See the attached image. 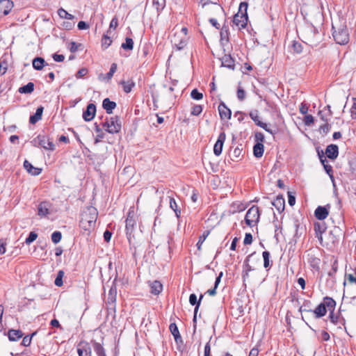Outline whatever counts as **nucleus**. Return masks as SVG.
I'll return each mask as SVG.
<instances>
[{
    "mask_svg": "<svg viewBox=\"0 0 356 356\" xmlns=\"http://www.w3.org/2000/svg\"><path fill=\"white\" fill-rule=\"evenodd\" d=\"M322 303L325 305V308H327L330 312L332 311V312H334L336 306V302L333 298L326 296L323 298V302Z\"/></svg>",
    "mask_w": 356,
    "mask_h": 356,
    "instance_id": "31",
    "label": "nucleus"
},
{
    "mask_svg": "<svg viewBox=\"0 0 356 356\" xmlns=\"http://www.w3.org/2000/svg\"><path fill=\"white\" fill-rule=\"evenodd\" d=\"M102 42V47L104 49H107L111 44L112 40H111V38L107 34H104L103 35Z\"/></svg>",
    "mask_w": 356,
    "mask_h": 356,
    "instance_id": "45",
    "label": "nucleus"
},
{
    "mask_svg": "<svg viewBox=\"0 0 356 356\" xmlns=\"http://www.w3.org/2000/svg\"><path fill=\"white\" fill-rule=\"evenodd\" d=\"M153 5L157 11L162 10L165 6V0H153Z\"/></svg>",
    "mask_w": 356,
    "mask_h": 356,
    "instance_id": "42",
    "label": "nucleus"
},
{
    "mask_svg": "<svg viewBox=\"0 0 356 356\" xmlns=\"http://www.w3.org/2000/svg\"><path fill=\"white\" fill-rule=\"evenodd\" d=\"M34 90V83L29 82L26 85L20 87L18 90L19 92L22 94H30Z\"/></svg>",
    "mask_w": 356,
    "mask_h": 356,
    "instance_id": "35",
    "label": "nucleus"
},
{
    "mask_svg": "<svg viewBox=\"0 0 356 356\" xmlns=\"http://www.w3.org/2000/svg\"><path fill=\"white\" fill-rule=\"evenodd\" d=\"M243 149L240 147H236L232 153L229 154V157L232 161H238L241 156Z\"/></svg>",
    "mask_w": 356,
    "mask_h": 356,
    "instance_id": "36",
    "label": "nucleus"
},
{
    "mask_svg": "<svg viewBox=\"0 0 356 356\" xmlns=\"http://www.w3.org/2000/svg\"><path fill=\"white\" fill-rule=\"evenodd\" d=\"M248 3L241 2L239 5L238 12L234 15L233 23L239 29H244L248 23V17L247 13Z\"/></svg>",
    "mask_w": 356,
    "mask_h": 356,
    "instance_id": "3",
    "label": "nucleus"
},
{
    "mask_svg": "<svg viewBox=\"0 0 356 356\" xmlns=\"http://www.w3.org/2000/svg\"><path fill=\"white\" fill-rule=\"evenodd\" d=\"M202 106L201 105H194L193 107H192V110H191V115H195V116H197L199 115L202 111Z\"/></svg>",
    "mask_w": 356,
    "mask_h": 356,
    "instance_id": "50",
    "label": "nucleus"
},
{
    "mask_svg": "<svg viewBox=\"0 0 356 356\" xmlns=\"http://www.w3.org/2000/svg\"><path fill=\"white\" fill-rule=\"evenodd\" d=\"M353 104L350 108V116L352 119H356V98H353Z\"/></svg>",
    "mask_w": 356,
    "mask_h": 356,
    "instance_id": "54",
    "label": "nucleus"
},
{
    "mask_svg": "<svg viewBox=\"0 0 356 356\" xmlns=\"http://www.w3.org/2000/svg\"><path fill=\"white\" fill-rule=\"evenodd\" d=\"M222 66L229 69H234V60L229 54H225L221 58Z\"/></svg>",
    "mask_w": 356,
    "mask_h": 356,
    "instance_id": "19",
    "label": "nucleus"
},
{
    "mask_svg": "<svg viewBox=\"0 0 356 356\" xmlns=\"http://www.w3.org/2000/svg\"><path fill=\"white\" fill-rule=\"evenodd\" d=\"M252 242V235L250 233H246L245 235V238L243 241V243L245 245H250Z\"/></svg>",
    "mask_w": 356,
    "mask_h": 356,
    "instance_id": "61",
    "label": "nucleus"
},
{
    "mask_svg": "<svg viewBox=\"0 0 356 356\" xmlns=\"http://www.w3.org/2000/svg\"><path fill=\"white\" fill-rule=\"evenodd\" d=\"M174 45L177 50H181L186 45V40L181 39L179 43H176V41H175Z\"/></svg>",
    "mask_w": 356,
    "mask_h": 356,
    "instance_id": "58",
    "label": "nucleus"
},
{
    "mask_svg": "<svg viewBox=\"0 0 356 356\" xmlns=\"http://www.w3.org/2000/svg\"><path fill=\"white\" fill-rule=\"evenodd\" d=\"M121 47L124 50H132L134 48V41L131 38H126L125 42L121 45Z\"/></svg>",
    "mask_w": 356,
    "mask_h": 356,
    "instance_id": "38",
    "label": "nucleus"
},
{
    "mask_svg": "<svg viewBox=\"0 0 356 356\" xmlns=\"http://www.w3.org/2000/svg\"><path fill=\"white\" fill-rule=\"evenodd\" d=\"M262 256L264 258V268H267L270 267V253L268 251H264L262 253Z\"/></svg>",
    "mask_w": 356,
    "mask_h": 356,
    "instance_id": "47",
    "label": "nucleus"
},
{
    "mask_svg": "<svg viewBox=\"0 0 356 356\" xmlns=\"http://www.w3.org/2000/svg\"><path fill=\"white\" fill-rule=\"evenodd\" d=\"M209 234V232L207 231L204 232L203 234L199 237L198 242L197 243L196 245L198 250H201V245H202V243H204V241H205Z\"/></svg>",
    "mask_w": 356,
    "mask_h": 356,
    "instance_id": "48",
    "label": "nucleus"
},
{
    "mask_svg": "<svg viewBox=\"0 0 356 356\" xmlns=\"http://www.w3.org/2000/svg\"><path fill=\"white\" fill-rule=\"evenodd\" d=\"M221 184L220 179H211L209 185L213 188L217 189Z\"/></svg>",
    "mask_w": 356,
    "mask_h": 356,
    "instance_id": "60",
    "label": "nucleus"
},
{
    "mask_svg": "<svg viewBox=\"0 0 356 356\" xmlns=\"http://www.w3.org/2000/svg\"><path fill=\"white\" fill-rule=\"evenodd\" d=\"M312 312H314L316 318H319L326 314L327 309L325 308V305H324V304L321 303L314 310H312Z\"/></svg>",
    "mask_w": 356,
    "mask_h": 356,
    "instance_id": "30",
    "label": "nucleus"
},
{
    "mask_svg": "<svg viewBox=\"0 0 356 356\" xmlns=\"http://www.w3.org/2000/svg\"><path fill=\"white\" fill-rule=\"evenodd\" d=\"M52 58L56 62H63L65 59V56L63 54H54Z\"/></svg>",
    "mask_w": 356,
    "mask_h": 356,
    "instance_id": "63",
    "label": "nucleus"
},
{
    "mask_svg": "<svg viewBox=\"0 0 356 356\" xmlns=\"http://www.w3.org/2000/svg\"><path fill=\"white\" fill-rule=\"evenodd\" d=\"M43 111L44 107L42 106H39L37 108L35 114L30 116L29 122L32 124H35L36 122L42 119Z\"/></svg>",
    "mask_w": 356,
    "mask_h": 356,
    "instance_id": "28",
    "label": "nucleus"
},
{
    "mask_svg": "<svg viewBox=\"0 0 356 356\" xmlns=\"http://www.w3.org/2000/svg\"><path fill=\"white\" fill-rule=\"evenodd\" d=\"M81 44H78L75 42H70L68 44V49L72 53H74L78 51Z\"/></svg>",
    "mask_w": 356,
    "mask_h": 356,
    "instance_id": "52",
    "label": "nucleus"
},
{
    "mask_svg": "<svg viewBox=\"0 0 356 356\" xmlns=\"http://www.w3.org/2000/svg\"><path fill=\"white\" fill-rule=\"evenodd\" d=\"M79 356H92L91 348L87 342L81 341L78 345Z\"/></svg>",
    "mask_w": 356,
    "mask_h": 356,
    "instance_id": "13",
    "label": "nucleus"
},
{
    "mask_svg": "<svg viewBox=\"0 0 356 356\" xmlns=\"http://www.w3.org/2000/svg\"><path fill=\"white\" fill-rule=\"evenodd\" d=\"M77 27L79 30H84L89 28V25L83 21H80L78 23Z\"/></svg>",
    "mask_w": 356,
    "mask_h": 356,
    "instance_id": "64",
    "label": "nucleus"
},
{
    "mask_svg": "<svg viewBox=\"0 0 356 356\" xmlns=\"http://www.w3.org/2000/svg\"><path fill=\"white\" fill-rule=\"evenodd\" d=\"M291 49L294 53L300 54L302 51V46L299 42L293 41L291 45Z\"/></svg>",
    "mask_w": 356,
    "mask_h": 356,
    "instance_id": "44",
    "label": "nucleus"
},
{
    "mask_svg": "<svg viewBox=\"0 0 356 356\" xmlns=\"http://www.w3.org/2000/svg\"><path fill=\"white\" fill-rule=\"evenodd\" d=\"M169 328H170V330L172 334L173 335V337H175V339L176 341H177L178 338H181V336H180L178 327H177V325L175 323H171L170 325Z\"/></svg>",
    "mask_w": 356,
    "mask_h": 356,
    "instance_id": "40",
    "label": "nucleus"
},
{
    "mask_svg": "<svg viewBox=\"0 0 356 356\" xmlns=\"http://www.w3.org/2000/svg\"><path fill=\"white\" fill-rule=\"evenodd\" d=\"M271 204L276 208L279 213L284 211L285 208V200L282 195H278L275 200L271 202Z\"/></svg>",
    "mask_w": 356,
    "mask_h": 356,
    "instance_id": "18",
    "label": "nucleus"
},
{
    "mask_svg": "<svg viewBox=\"0 0 356 356\" xmlns=\"http://www.w3.org/2000/svg\"><path fill=\"white\" fill-rule=\"evenodd\" d=\"M329 318L331 323H332L334 325H337L338 323L343 326H345L346 325V319L344 318V317L341 316L340 314L339 315H334V312L331 311L330 312Z\"/></svg>",
    "mask_w": 356,
    "mask_h": 356,
    "instance_id": "26",
    "label": "nucleus"
},
{
    "mask_svg": "<svg viewBox=\"0 0 356 356\" xmlns=\"http://www.w3.org/2000/svg\"><path fill=\"white\" fill-rule=\"evenodd\" d=\"M120 84L123 87V90L126 93H129L132 90V88L135 86V83L132 79L127 81H121Z\"/></svg>",
    "mask_w": 356,
    "mask_h": 356,
    "instance_id": "33",
    "label": "nucleus"
},
{
    "mask_svg": "<svg viewBox=\"0 0 356 356\" xmlns=\"http://www.w3.org/2000/svg\"><path fill=\"white\" fill-rule=\"evenodd\" d=\"M325 154L328 159L334 161L338 157L339 147L334 144L329 145L325 149Z\"/></svg>",
    "mask_w": 356,
    "mask_h": 356,
    "instance_id": "14",
    "label": "nucleus"
},
{
    "mask_svg": "<svg viewBox=\"0 0 356 356\" xmlns=\"http://www.w3.org/2000/svg\"><path fill=\"white\" fill-rule=\"evenodd\" d=\"M229 27L228 26L224 24L220 33V43L222 45H225L229 42Z\"/></svg>",
    "mask_w": 356,
    "mask_h": 356,
    "instance_id": "24",
    "label": "nucleus"
},
{
    "mask_svg": "<svg viewBox=\"0 0 356 356\" xmlns=\"http://www.w3.org/2000/svg\"><path fill=\"white\" fill-rule=\"evenodd\" d=\"M31 143L34 146L41 147L45 149L51 151H54L55 149L54 144L46 135L39 134L31 141Z\"/></svg>",
    "mask_w": 356,
    "mask_h": 356,
    "instance_id": "7",
    "label": "nucleus"
},
{
    "mask_svg": "<svg viewBox=\"0 0 356 356\" xmlns=\"http://www.w3.org/2000/svg\"><path fill=\"white\" fill-rule=\"evenodd\" d=\"M305 43L312 47H317L322 40V35L318 32L316 29L312 26L306 31L305 35Z\"/></svg>",
    "mask_w": 356,
    "mask_h": 356,
    "instance_id": "5",
    "label": "nucleus"
},
{
    "mask_svg": "<svg viewBox=\"0 0 356 356\" xmlns=\"http://www.w3.org/2000/svg\"><path fill=\"white\" fill-rule=\"evenodd\" d=\"M38 237V234L34 232H31L29 234V236L26 238L25 243L27 245L31 244L32 242H33L35 240H36Z\"/></svg>",
    "mask_w": 356,
    "mask_h": 356,
    "instance_id": "51",
    "label": "nucleus"
},
{
    "mask_svg": "<svg viewBox=\"0 0 356 356\" xmlns=\"http://www.w3.org/2000/svg\"><path fill=\"white\" fill-rule=\"evenodd\" d=\"M96 113V106L94 104H89L87 106L86 111L83 113V118L85 121L89 122L92 120Z\"/></svg>",
    "mask_w": 356,
    "mask_h": 356,
    "instance_id": "16",
    "label": "nucleus"
},
{
    "mask_svg": "<svg viewBox=\"0 0 356 356\" xmlns=\"http://www.w3.org/2000/svg\"><path fill=\"white\" fill-rule=\"evenodd\" d=\"M237 97L240 101H243L245 98V92L241 87L238 88Z\"/></svg>",
    "mask_w": 356,
    "mask_h": 356,
    "instance_id": "56",
    "label": "nucleus"
},
{
    "mask_svg": "<svg viewBox=\"0 0 356 356\" xmlns=\"http://www.w3.org/2000/svg\"><path fill=\"white\" fill-rule=\"evenodd\" d=\"M330 208V204H327L325 207L318 206L314 211L315 217L320 220L325 219L329 214Z\"/></svg>",
    "mask_w": 356,
    "mask_h": 356,
    "instance_id": "11",
    "label": "nucleus"
},
{
    "mask_svg": "<svg viewBox=\"0 0 356 356\" xmlns=\"http://www.w3.org/2000/svg\"><path fill=\"white\" fill-rule=\"evenodd\" d=\"M264 145L261 143H257L253 147V153L255 157L260 158L264 154Z\"/></svg>",
    "mask_w": 356,
    "mask_h": 356,
    "instance_id": "32",
    "label": "nucleus"
},
{
    "mask_svg": "<svg viewBox=\"0 0 356 356\" xmlns=\"http://www.w3.org/2000/svg\"><path fill=\"white\" fill-rule=\"evenodd\" d=\"M116 103L115 102L111 101L109 98H106L103 100L102 107L106 110L108 114L113 113V111L116 107Z\"/></svg>",
    "mask_w": 356,
    "mask_h": 356,
    "instance_id": "25",
    "label": "nucleus"
},
{
    "mask_svg": "<svg viewBox=\"0 0 356 356\" xmlns=\"http://www.w3.org/2000/svg\"><path fill=\"white\" fill-rule=\"evenodd\" d=\"M249 115L257 126L261 127L266 131L273 134V130L268 127V124L266 123L262 122L259 120V111L257 110L251 111L249 113Z\"/></svg>",
    "mask_w": 356,
    "mask_h": 356,
    "instance_id": "10",
    "label": "nucleus"
},
{
    "mask_svg": "<svg viewBox=\"0 0 356 356\" xmlns=\"http://www.w3.org/2000/svg\"><path fill=\"white\" fill-rule=\"evenodd\" d=\"M288 202L290 206H293L296 203V197L290 191H288Z\"/></svg>",
    "mask_w": 356,
    "mask_h": 356,
    "instance_id": "62",
    "label": "nucleus"
},
{
    "mask_svg": "<svg viewBox=\"0 0 356 356\" xmlns=\"http://www.w3.org/2000/svg\"><path fill=\"white\" fill-rule=\"evenodd\" d=\"M51 241L54 243L56 244L59 243L62 238V234L59 231H55L51 234Z\"/></svg>",
    "mask_w": 356,
    "mask_h": 356,
    "instance_id": "41",
    "label": "nucleus"
},
{
    "mask_svg": "<svg viewBox=\"0 0 356 356\" xmlns=\"http://www.w3.org/2000/svg\"><path fill=\"white\" fill-rule=\"evenodd\" d=\"M226 138L225 133L221 132L218 138V140L213 147V152L216 156H219L222 150V147Z\"/></svg>",
    "mask_w": 356,
    "mask_h": 356,
    "instance_id": "12",
    "label": "nucleus"
},
{
    "mask_svg": "<svg viewBox=\"0 0 356 356\" xmlns=\"http://www.w3.org/2000/svg\"><path fill=\"white\" fill-rule=\"evenodd\" d=\"M137 220L138 217L135 213L134 208L131 207L129 209L128 211L127 217L125 220L126 235L130 244H131L133 239H134V235L133 234V233L134 231L135 230Z\"/></svg>",
    "mask_w": 356,
    "mask_h": 356,
    "instance_id": "2",
    "label": "nucleus"
},
{
    "mask_svg": "<svg viewBox=\"0 0 356 356\" xmlns=\"http://www.w3.org/2000/svg\"><path fill=\"white\" fill-rule=\"evenodd\" d=\"M36 334V332H33L31 334V335H26L25 336L23 339H22V345L23 346H30L31 343V339H32V337Z\"/></svg>",
    "mask_w": 356,
    "mask_h": 356,
    "instance_id": "46",
    "label": "nucleus"
},
{
    "mask_svg": "<svg viewBox=\"0 0 356 356\" xmlns=\"http://www.w3.org/2000/svg\"><path fill=\"white\" fill-rule=\"evenodd\" d=\"M13 2L10 0H0V14L7 15L13 8Z\"/></svg>",
    "mask_w": 356,
    "mask_h": 356,
    "instance_id": "15",
    "label": "nucleus"
},
{
    "mask_svg": "<svg viewBox=\"0 0 356 356\" xmlns=\"http://www.w3.org/2000/svg\"><path fill=\"white\" fill-rule=\"evenodd\" d=\"M203 298V295L201 294L200 296L199 300L197 299V296L195 293H192L189 296V302L191 305H195V309H194V315L193 318V327L194 329L196 328V323H197V314L199 309V307L201 304V301Z\"/></svg>",
    "mask_w": 356,
    "mask_h": 356,
    "instance_id": "9",
    "label": "nucleus"
},
{
    "mask_svg": "<svg viewBox=\"0 0 356 356\" xmlns=\"http://www.w3.org/2000/svg\"><path fill=\"white\" fill-rule=\"evenodd\" d=\"M24 167L27 170V172L33 176L40 175L42 171L41 168L33 167L32 164L26 160L24 162Z\"/></svg>",
    "mask_w": 356,
    "mask_h": 356,
    "instance_id": "27",
    "label": "nucleus"
},
{
    "mask_svg": "<svg viewBox=\"0 0 356 356\" xmlns=\"http://www.w3.org/2000/svg\"><path fill=\"white\" fill-rule=\"evenodd\" d=\"M332 36L337 44H346L349 41V33L346 25H340L336 27L332 24Z\"/></svg>",
    "mask_w": 356,
    "mask_h": 356,
    "instance_id": "4",
    "label": "nucleus"
},
{
    "mask_svg": "<svg viewBox=\"0 0 356 356\" xmlns=\"http://www.w3.org/2000/svg\"><path fill=\"white\" fill-rule=\"evenodd\" d=\"M98 211L94 207H86L81 214L79 227L85 231L90 232L95 227Z\"/></svg>",
    "mask_w": 356,
    "mask_h": 356,
    "instance_id": "1",
    "label": "nucleus"
},
{
    "mask_svg": "<svg viewBox=\"0 0 356 356\" xmlns=\"http://www.w3.org/2000/svg\"><path fill=\"white\" fill-rule=\"evenodd\" d=\"M254 139L257 141V143H263L264 141V135L261 132H256L254 134Z\"/></svg>",
    "mask_w": 356,
    "mask_h": 356,
    "instance_id": "57",
    "label": "nucleus"
},
{
    "mask_svg": "<svg viewBox=\"0 0 356 356\" xmlns=\"http://www.w3.org/2000/svg\"><path fill=\"white\" fill-rule=\"evenodd\" d=\"M88 73V70L86 68H81L78 70V72L76 74V77L77 79H80L83 77L86 74Z\"/></svg>",
    "mask_w": 356,
    "mask_h": 356,
    "instance_id": "59",
    "label": "nucleus"
},
{
    "mask_svg": "<svg viewBox=\"0 0 356 356\" xmlns=\"http://www.w3.org/2000/svg\"><path fill=\"white\" fill-rule=\"evenodd\" d=\"M121 122L118 116H114L106 119L103 123V127L110 134L118 133L121 130Z\"/></svg>",
    "mask_w": 356,
    "mask_h": 356,
    "instance_id": "6",
    "label": "nucleus"
},
{
    "mask_svg": "<svg viewBox=\"0 0 356 356\" xmlns=\"http://www.w3.org/2000/svg\"><path fill=\"white\" fill-rule=\"evenodd\" d=\"M314 118L312 115H306L304 118L303 122L305 125L310 126L314 123Z\"/></svg>",
    "mask_w": 356,
    "mask_h": 356,
    "instance_id": "53",
    "label": "nucleus"
},
{
    "mask_svg": "<svg viewBox=\"0 0 356 356\" xmlns=\"http://www.w3.org/2000/svg\"><path fill=\"white\" fill-rule=\"evenodd\" d=\"M58 15L60 17L67 19H73L74 18V16L73 15L70 14L63 8H60L58 10Z\"/></svg>",
    "mask_w": 356,
    "mask_h": 356,
    "instance_id": "39",
    "label": "nucleus"
},
{
    "mask_svg": "<svg viewBox=\"0 0 356 356\" xmlns=\"http://www.w3.org/2000/svg\"><path fill=\"white\" fill-rule=\"evenodd\" d=\"M299 312L300 313L302 312H312V302L309 300H305L302 305L299 308Z\"/></svg>",
    "mask_w": 356,
    "mask_h": 356,
    "instance_id": "37",
    "label": "nucleus"
},
{
    "mask_svg": "<svg viewBox=\"0 0 356 356\" xmlns=\"http://www.w3.org/2000/svg\"><path fill=\"white\" fill-rule=\"evenodd\" d=\"M64 276V272L63 270H59L58 272L57 276L55 279L54 284L57 286H61L63 285V277Z\"/></svg>",
    "mask_w": 356,
    "mask_h": 356,
    "instance_id": "43",
    "label": "nucleus"
},
{
    "mask_svg": "<svg viewBox=\"0 0 356 356\" xmlns=\"http://www.w3.org/2000/svg\"><path fill=\"white\" fill-rule=\"evenodd\" d=\"M91 343L92 344L94 351L97 356H106L105 349L104 348L102 344L95 341H92Z\"/></svg>",
    "mask_w": 356,
    "mask_h": 356,
    "instance_id": "29",
    "label": "nucleus"
},
{
    "mask_svg": "<svg viewBox=\"0 0 356 356\" xmlns=\"http://www.w3.org/2000/svg\"><path fill=\"white\" fill-rule=\"evenodd\" d=\"M24 335L20 330L10 329L8 332V337L10 341H17Z\"/></svg>",
    "mask_w": 356,
    "mask_h": 356,
    "instance_id": "22",
    "label": "nucleus"
},
{
    "mask_svg": "<svg viewBox=\"0 0 356 356\" xmlns=\"http://www.w3.org/2000/svg\"><path fill=\"white\" fill-rule=\"evenodd\" d=\"M191 97L195 100H200L203 98V95L197 89H193L191 92Z\"/></svg>",
    "mask_w": 356,
    "mask_h": 356,
    "instance_id": "49",
    "label": "nucleus"
},
{
    "mask_svg": "<svg viewBox=\"0 0 356 356\" xmlns=\"http://www.w3.org/2000/svg\"><path fill=\"white\" fill-rule=\"evenodd\" d=\"M150 293L153 295H159L163 290L162 284L158 281L154 280L149 283Z\"/></svg>",
    "mask_w": 356,
    "mask_h": 356,
    "instance_id": "20",
    "label": "nucleus"
},
{
    "mask_svg": "<svg viewBox=\"0 0 356 356\" xmlns=\"http://www.w3.org/2000/svg\"><path fill=\"white\" fill-rule=\"evenodd\" d=\"M118 68V65L116 63H113L111 64L109 72L106 74H100L99 76V79L102 81H109L112 79L114 73L116 72Z\"/></svg>",
    "mask_w": 356,
    "mask_h": 356,
    "instance_id": "23",
    "label": "nucleus"
},
{
    "mask_svg": "<svg viewBox=\"0 0 356 356\" xmlns=\"http://www.w3.org/2000/svg\"><path fill=\"white\" fill-rule=\"evenodd\" d=\"M33 67L35 70H42L44 67L48 65L49 64L44 60V59L42 57H35L32 60Z\"/></svg>",
    "mask_w": 356,
    "mask_h": 356,
    "instance_id": "21",
    "label": "nucleus"
},
{
    "mask_svg": "<svg viewBox=\"0 0 356 356\" xmlns=\"http://www.w3.org/2000/svg\"><path fill=\"white\" fill-rule=\"evenodd\" d=\"M218 111L222 120H229L231 118L232 111L223 102L220 103L218 106Z\"/></svg>",
    "mask_w": 356,
    "mask_h": 356,
    "instance_id": "17",
    "label": "nucleus"
},
{
    "mask_svg": "<svg viewBox=\"0 0 356 356\" xmlns=\"http://www.w3.org/2000/svg\"><path fill=\"white\" fill-rule=\"evenodd\" d=\"M331 129V125L327 122H325L323 125L320 127V131L323 132L324 134H327Z\"/></svg>",
    "mask_w": 356,
    "mask_h": 356,
    "instance_id": "55",
    "label": "nucleus"
},
{
    "mask_svg": "<svg viewBox=\"0 0 356 356\" xmlns=\"http://www.w3.org/2000/svg\"><path fill=\"white\" fill-rule=\"evenodd\" d=\"M38 213L41 217L46 216L49 213V208H48L47 202H43L39 204Z\"/></svg>",
    "mask_w": 356,
    "mask_h": 356,
    "instance_id": "34",
    "label": "nucleus"
},
{
    "mask_svg": "<svg viewBox=\"0 0 356 356\" xmlns=\"http://www.w3.org/2000/svg\"><path fill=\"white\" fill-rule=\"evenodd\" d=\"M259 216L260 213L259 207L257 206H252L248 210L245 214V223L250 227H253L259 222Z\"/></svg>",
    "mask_w": 356,
    "mask_h": 356,
    "instance_id": "8",
    "label": "nucleus"
}]
</instances>
